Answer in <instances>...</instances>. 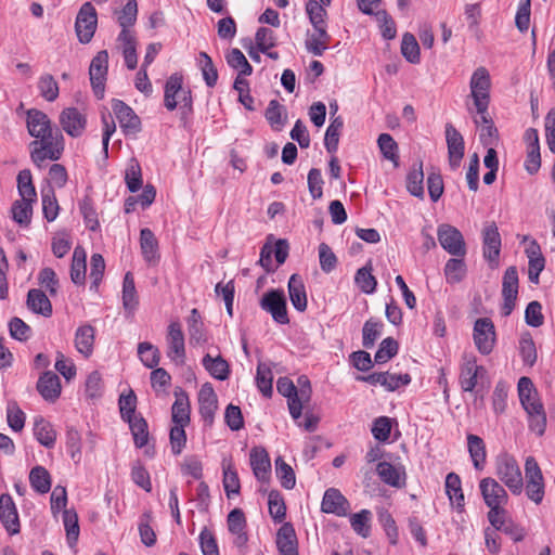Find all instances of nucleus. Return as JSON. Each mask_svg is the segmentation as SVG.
I'll use <instances>...</instances> for the list:
<instances>
[{"instance_id": "1", "label": "nucleus", "mask_w": 555, "mask_h": 555, "mask_svg": "<svg viewBox=\"0 0 555 555\" xmlns=\"http://www.w3.org/2000/svg\"><path fill=\"white\" fill-rule=\"evenodd\" d=\"M518 396L522 408L529 416L530 429L537 435L542 436L546 428V414L529 377L524 376L519 378Z\"/></svg>"}, {"instance_id": "2", "label": "nucleus", "mask_w": 555, "mask_h": 555, "mask_svg": "<svg viewBox=\"0 0 555 555\" xmlns=\"http://www.w3.org/2000/svg\"><path fill=\"white\" fill-rule=\"evenodd\" d=\"M64 137L57 129L30 142V158L41 168L47 160H59L64 152Z\"/></svg>"}, {"instance_id": "3", "label": "nucleus", "mask_w": 555, "mask_h": 555, "mask_svg": "<svg viewBox=\"0 0 555 555\" xmlns=\"http://www.w3.org/2000/svg\"><path fill=\"white\" fill-rule=\"evenodd\" d=\"M479 489L486 505L490 508L488 512L489 522H498V515H503V512L506 511L505 505L508 502L506 490L496 479L491 477L481 479Z\"/></svg>"}, {"instance_id": "4", "label": "nucleus", "mask_w": 555, "mask_h": 555, "mask_svg": "<svg viewBox=\"0 0 555 555\" xmlns=\"http://www.w3.org/2000/svg\"><path fill=\"white\" fill-rule=\"evenodd\" d=\"M495 474L513 494L524 490V479L516 459L507 453L500 454L495 460Z\"/></svg>"}, {"instance_id": "5", "label": "nucleus", "mask_w": 555, "mask_h": 555, "mask_svg": "<svg viewBox=\"0 0 555 555\" xmlns=\"http://www.w3.org/2000/svg\"><path fill=\"white\" fill-rule=\"evenodd\" d=\"M183 78L179 74H172L166 81L164 104L168 111H173L178 105L191 109V91L183 88Z\"/></svg>"}, {"instance_id": "6", "label": "nucleus", "mask_w": 555, "mask_h": 555, "mask_svg": "<svg viewBox=\"0 0 555 555\" xmlns=\"http://www.w3.org/2000/svg\"><path fill=\"white\" fill-rule=\"evenodd\" d=\"M491 79L487 68L478 67L469 81L470 96L477 113H483L490 103Z\"/></svg>"}, {"instance_id": "7", "label": "nucleus", "mask_w": 555, "mask_h": 555, "mask_svg": "<svg viewBox=\"0 0 555 555\" xmlns=\"http://www.w3.org/2000/svg\"><path fill=\"white\" fill-rule=\"evenodd\" d=\"M473 338L477 350L481 354L491 353L496 340L495 326L492 320L489 318L477 319L474 324Z\"/></svg>"}, {"instance_id": "8", "label": "nucleus", "mask_w": 555, "mask_h": 555, "mask_svg": "<svg viewBox=\"0 0 555 555\" xmlns=\"http://www.w3.org/2000/svg\"><path fill=\"white\" fill-rule=\"evenodd\" d=\"M259 305L262 310L271 314L276 323L282 325L289 323L286 298L282 289L268 291L260 299Z\"/></svg>"}, {"instance_id": "9", "label": "nucleus", "mask_w": 555, "mask_h": 555, "mask_svg": "<svg viewBox=\"0 0 555 555\" xmlns=\"http://www.w3.org/2000/svg\"><path fill=\"white\" fill-rule=\"evenodd\" d=\"M98 25V14L90 2L81 5L75 22V29L78 40L81 43H89L94 36Z\"/></svg>"}, {"instance_id": "10", "label": "nucleus", "mask_w": 555, "mask_h": 555, "mask_svg": "<svg viewBox=\"0 0 555 555\" xmlns=\"http://www.w3.org/2000/svg\"><path fill=\"white\" fill-rule=\"evenodd\" d=\"M517 295L518 272L516 267L512 266L505 270L502 281L503 304L501 307V314L503 317H508L515 309Z\"/></svg>"}, {"instance_id": "11", "label": "nucleus", "mask_w": 555, "mask_h": 555, "mask_svg": "<svg viewBox=\"0 0 555 555\" xmlns=\"http://www.w3.org/2000/svg\"><path fill=\"white\" fill-rule=\"evenodd\" d=\"M437 235L441 247L450 255L455 257H464L466 255L464 237L456 228L441 224L438 228Z\"/></svg>"}, {"instance_id": "12", "label": "nucleus", "mask_w": 555, "mask_h": 555, "mask_svg": "<svg viewBox=\"0 0 555 555\" xmlns=\"http://www.w3.org/2000/svg\"><path fill=\"white\" fill-rule=\"evenodd\" d=\"M108 69V53L106 50H102L96 53L92 59L89 75L90 81L95 95L99 99L104 96V87L106 81V75Z\"/></svg>"}, {"instance_id": "13", "label": "nucleus", "mask_w": 555, "mask_h": 555, "mask_svg": "<svg viewBox=\"0 0 555 555\" xmlns=\"http://www.w3.org/2000/svg\"><path fill=\"white\" fill-rule=\"evenodd\" d=\"M62 129L72 138H79L86 130L87 117L77 107H66L59 116Z\"/></svg>"}, {"instance_id": "14", "label": "nucleus", "mask_w": 555, "mask_h": 555, "mask_svg": "<svg viewBox=\"0 0 555 555\" xmlns=\"http://www.w3.org/2000/svg\"><path fill=\"white\" fill-rule=\"evenodd\" d=\"M166 343L168 358L177 363H183L185 359L184 334L178 321L171 322L168 325Z\"/></svg>"}, {"instance_id": "15", "label": "nucleus", "mask_w": 555, "mask_h": 555, "mask_svg": "<svg viewBox=\"0 0 555 555\" xmlns=\"http://www.w3.org/2000/svg\"><path fill=\"white\" fill-rule=\"evenodd\" d=\"M349 509V501L338 489L328 488L325 490L321 502V511L323 513L345 517Z\"/></svg>"}, {"instance_id": "16", "label": "nucleus", "mask_w": 555, "mask_h": 555, "mask_svg": "<svg viewBox=\"0 0 555 555\" xmlns=\"http://www.w3.org/2000/svg\"><path fill=\"white\" fill-rule=\"evenodd\" d=\"M357 379L371 385H382L388 391H395L401 386H405L411 383V376L409 374H390L388 372L358 376Z\"/></svg>"}, {"instance_id": "17", "label": "nucleus", "mask_w": 555, "mask_h": 555, "mask_svg": "<svg viewBox=\"0 0 555 555\" xmlns=\"http://www.w3.org/2000/svg\"><path fill=\"white\" fill-rule=\"evenodd\" d=\"M113 112L126 134L140 131L141 121L134 111L120 100H113Z\"/></svg>"}, {"instance_id": "18", "label": "nucleus", "mask_w": 555, "mask_h": 555, "mask_svg": "<svg viewBox=\"0 0 555 555\" xmlns=\"http://www.w3.org/2000/svg\"><path fill=\"white\" fill-rule=\"evenodd\" d=\"M0 521L9 534L20 532L18 513L12 496L8 493L0 495Z\"/></svg>"}, {"instance_id": "19", "label": "nucleus", "mask_w": 555, "mask_h": 555, "mask_svg": "<svg viewBox=\"0 0 555 555\" xmlns=\"http://www.w3.org/2000/svg\"><path fill=\"white\" fill-rule=\"evenodd\" d=\"M446 140L448 145L449 165L453 170H455L460 167L464 156V139L451 124H447Z\"/></svg>"}, {"instance_id": "20", "label": "nucleus", "mask_w": 555, "mask_h": 555, "mask_svg": "<svg viewBox=\"0 0 555 555\" xmlns=\"http://www.w3.org/2000/svg\"><path fill=\"white\" fill-rule=\"evenodd\" d=\"M26 125L29 134L35 139L55 131L49 116L42 111L36 108L27 111Z\"/></svg>"}, {"instance_id": "21", "label": "nucleus", "mask_w": 555, "mask_h": 555, "mask_svg": "<svg viewBox=\"0 0 555 555\" xmlns=\"http://www.w3.org/2000/svg\"><path fill=\"white\" fill-rule=\"evenodd\" d=\"M36 387L40 396L48 402H55L61 396V379L52 371H46L42 373Z\"/></svg>"}, {"instance_id": "22", "label": "nucleus", "mask_w": 555, "mask_h": 555, "mask_svg": "<svg viewBox=\"0 0 555 555\" xmlns=\"http://www.w3.org/2000/svg\"><path fill=\"white\" fill-rule=\"evenodd\" d=\"M276 389L280 395L287 398L289 414L298 420L302 414V408L298 398L297 387L288 377H280L276 382Z\"/></svg>"}, {"instance_id": "23", "label": "nucleus", "mask_w": 555, "mask_h": 555, "mask_svg": "<svg viewBox=\"0 0 555 555\" xmlns=\"http://www.w3.org/2000/svg\"><path fill=\"white\" fill-rule=\"evenodd\" d=\"M198 404L199 414L204 422L208 425H211L214 422L215 412L218 406V400L217 395L210 384L206 383L201 387L198 392Z\"/></svg>"}, {"instance_id": "24", "label": "nucleus", "mask_w": 555, "mask_h": 555, "mask_svg": "<svg viewBox=\"0 0 555 555\" xmlns=\"http://www.w3.org/2000/svg\"><path fill=\"white\" fill-rule=\"evenodd\" d=\"M483 257L491 263L498 266L501 251V236L494 223L488 224L482 232Z\"/></svg>"}, {"instance_id": "25", "label": "nucleus", "mask_w": 555, "mask_h": 555, "mask_svg": "<svg viewBox=\"0 0 555 555\" xmlns=\"http://www.w3.org/2000/svg\"><path fill=\"white\" fill-rule=\"evenodd\" d=\"M249 460L257 480L268 481L271 474V462L268 452L261 447H254L250 450Z\"/></svg>"}, {"instance_id": "26", "label": "nucleus", "mask_w": 555, "mask_h": 555, "mask_svg": "<svg viewBox=\"0 0 555 555\" xmlns=\"http://www.w3.org/2000/svg\"><path fill=\"white\" fill-rule=\"evenodd\" d=\"M378 477L383 482L393 488L405 486V472L402 467H397L389 462H379L376 467Z\"/></svg>"}, {"instance_id": "27", "label": "nucleus", "mask_w": 555, "mask_h": 555, "mask_svg": "<svg viewBox=\"0 0 555 555\" xmlns=\"http://www.w3.org/2000/svg\"><path fill=\"white\" fill-rule=\"evenodd\" d=\"M17 189L25 204L24 208H30L31 204L37 199V193L31 180V173L25 169L17 175ZM11 208H23L18 202H15Z\"/></svg>"}, {"instance_id": "28", "label": "nucleus", "mask_w": 555, "mask_h": 555, "mask_svg": "<svg viewBox=\"0 0 555 555\" xmlns=\"http://www.w3.org/2000/svg\"><path fill=\"white\" fill-rule=\"evenodd\" d=\"M228 528L229 531L235 535L234 544L238 547L244 546L248 537L245 531L246 528V518L244 512L240 508H234L228 515Z\"/></svg>"}, {"instance_id": "29", "label": "nucleus", "mask_w": 555, "mask_h": 555, "mask_svg": "<svg viewBox=\"0 0 555 555\" xmlns=\"http://www.w3.org/2000/svg\"><path fill=\"white\" fill-rule=\"evenodd\" d=\"M140 247L143 259L150 266H156L160 258L158 242L154 233L147 228L142 229L140 232Z\"/></svg>"}, {"instance_id": "30", "label": "nucleus", "mask_w": 555, "mask_h": 555, "mask_svg": "<svg viewBox=\"0 0 555 555\" xmlns=\"http://www.w3.org/2000/svg\"><path fill=\"white\" fill-rule=\"evenodd\" d=\"M276 546L281 555H298L297 538L294 527L286 522L278 531Z\"/></svg>"}, {"instance_id": "31", "label": "nucleus", "mask_w": 555, "mask_h": 555, "mask_svg": "<svg viewBox=\"0 0 555 555\" xmlns=\"http://www.w3.org/2000/svg\"><path fill=\"white\" fill-rule=\"evenodd\" d=\"M288 294L294 308L300 312L307 309L308 300L304 281L300 275L293 274L288 280Z\"/></svg>"}, {"instance_id": "32", "label": "nucleus", "mask_w": 555, "mask_h": 555, "mask_svg": "<svg viewBox=\"0 0 555 555\" xmlns=\"http://www.w3.org/2000/svg\"><path fill=\"white\" fill-rule=\"evenodd\" d=\"M204 369L216 379L225 380L230 376V365L220 354L212 357L207 353L202 359Z\"/></svg>"}, {"instance_id": "33", "label": "nucleus", "mask_w": 555, "mask_h": 555, "mask_svg": "<svg viewBox=\"0 0 555 555\" xmlns=\"http://www.w3.org/2000/svg\"><path fill=\"white\" fill-rule=\"evenodd\" d=\"M34 435L41 446L48 449L54 447L56 441V431L52 424L42 416L35 417Z\"/></svg>"}, {"instance_id": "34", "label": "nucleus", "mask_w": 555, "mask_h": 555, "mask_svg": "<svg viewBox=\"0 0 555 555\" xmlns=\"http://www.w3.org/2000/svg\"><path fill=\"white\" fill-rule=\"evenodd\" d=\"M117 40L121 46L126 66L131 70L134 69L138 64V57L135 51L137 41L133 34L129 29H121Z\"/></svg>"}, {"instance_id": "35", "label": "nucleus", "mask_w": 555, "mask_h": 555, "mask_svg": "<svg viewBox=\"0 0 555 555\" xmlns=\"http://www.w3.org/2000/svg\"><path fill=\"white\" fill-rule=\"evenodd\" d=\"M87 254L81 246H76L70 264V280L74 284L85 285L87 271Z\"/></svg>"}, {"instance_id": "36", "label": "nucleus", "mask_w": 555, "mask_h": 555, "mask_svg": "<svg viewBox=\"0 0 555 555\" xmlns=\"http://www.w3.org/2000/svg\"><path fill=\"white\" fill-rule=\"evenodd\" d=\"M176 400L171 406V421L173 424H190V401L185 391H176Z\"/></svg>"}, {"instance_id": "37", "label": "nucleus", "mask_w": 555, "mask_h": 555, "mask_svg": "<svg viewBox=\"0 0 555 555\" xmlns=\"http://www.w3.org/2000/svg\"><path fill=\"white\" fill-rule=\"evenodd\" d=\"M446 492L451 504L455 505L459 512H463L465 505L461 478L455 473H449L446 477Z\"/></svg>"}, {"instance_id": "38", "label": "nucleus", "mask_w": 555, "mask_h": 555, "mask_svg": "<svg viewBox=\"0 0 555 555\" xmlns=\"http://www.w3.org/2000/svg\"><path fill=\"white\" fill-rule=\"evenodd\" d=\"M467 448L475 469L482 470L487 459L486 444L483 440L477 435L468 434Z\"/></svg>"}, {"instance_id": "39", "label": "nucleus", "mask_w": 555, "mask_h": 555, "mask_svg": "<svg viewBox=\"0 0 555 555\" xmlns=\"http://www.w3.org/2000/svg\"><path fill=\"white\" fill-rule=\"evenodd\" d=\"M188 333L191 345H202L206 343V334L202 315L197 309H192L186 320Z\"/></svg>"}, {"instance_id": "40", "label": "nucleus", "mask_w": 555, "mask_h": 555, "mask_svg": "<svg viewBox=\"0 0 555 555\" xmlns=\"http://www.w3.org/2000/svg\"><path fill=\"white\" fill-rule=\"evenodd\" d=\"M27 307L43 317L52 314V305L48 296L40 289L33 288L27 294Z\"/></svg>"}, {"instance_id": "41", "label": "nucleus", "mask_w": 555, "mask_h": 555, "mask_svg": "<svg viewBox=\"0 0 555 555\" xmlns=\"http://www.w3.org/2000/svg\"><path fill=\"white\" fill-rule=\"evenodd\" d=\"M331 36L327 34L326 28H314V33L307 36L306 49L314 56L323 55L324 51L328 48Z\"/></svg>"}, {"instance_id": "42", "label": "nucleus", "mask_w": 555, "mask_h": 555, "mask_svg": "<svg viewBox=\"0 0 555 555\" xmlns=\"http://www.w3.org/2000/svg\"><path fill=\"white\" fill-rule=\"evenodd\" d=\"M483 366L477 365L476 359L472 358L465 362L460 375V384L464 391H473L477 385L479 373Z\"/></svg>"}, {"instance_id": "43", "label": "nucleus", "mask_w": 555, "mask_h": 555, "mask_svg": "<svg viewBox=\"0 0 555 555\" xmlns=\"http://www.w3.org/2000/svg\"><path fill=\"white\" fill-rule=\"evenodd\" d=\"M498 522H490L495 530H500L505 534L509 535L515 542H519L525 538V530L520 526L516 525L507 517V511L503 512V515L499 514L496 517Z\"/></svg>"}, {"instance_id": "44", "label": "nucleus", "mask_w": 555, "mask_h": 555, "mask_svg": "<svg viewBox=\"0 0 555 555\" xmlns=\"http://www.w3.org/2000/svg\"><path fill=\"white\" fill-rule=\"evenodd\" d=\"M139 305L134 279L131 272H127L122 281V306L125 310L132 313Z\"/></svg>"}, {"instance_id": "45", "label": "nucleus", "mask_w": 555, "mask_h": 555, "mask_svg": "<svg viewBox=\"0 0 555 555\" xmlns=\"http://www.w3.org/2000/svg\"><path fill=\"white\" fill-rule=\"evenodd\" d=\"M272 383H273V373H272L271 366L264 362H259L257 365L256 385H257L259 391L263 395V397H266V398L272 397V393H273Z\"/></svg>"}, {"instance_id": "46", "label": "nucleus", "mask_w": 555, "mask_h": 555, "mask_svg": "<svg viewBox=\"0 0 555 555\" xmlns=\"http://www.w3.org/2000/svg\"><path fill=\"white\" fill-rule=\"evenodd\" d=\"M94 341V330L91 325H83L77 328L75 335V346L78 352L88 357L91 354Z\"/></svg>"}, {"instance_id": "47", "label": "nucleus", "mask_w": 555, "mask_h": 555, "mask_svg": "<svg viewBox=\"0 0 555 555\" xmlns=\"http://www.w3.org/2000/svg\"><path fill=\"white\" fill-rule=\"evenodd\" d=\"M29 482L31 488L41 494L49 492L51 489L50 474L42 466H36L30 470Z\"/></svg>"}, {"instance_id": "48", "label": "nucleus", "mask_w": 555, "mask_h": 555, "mask_svg": "<svg viewBox=\"0 0 555 555\" xmlns=\"http://www.w3.org/2000/svg\"><path fill=\"white\" fill-rule=\"evenodd\" d=\"M133 436L134 446L139 449L149 442L147 423L142 416L132 417L127 422Z\"/></svg>"}, {"instance_id": "49", "label": "nucleus", "mask_w": 555, "mask_h": 555, "mask_svg": "<svg viewBox=\"0 0 555 555\" xmlns=\"http://www.w3.org/2000/svg\"><path fill=\"white\" fill-rule=\"evenodd\" d=\"M377 144L383 156L390 160L395 167L399 166V154H398V144L395 139L388 133L379 134L377 139Z\"/></svg>"}, {"instance_id": "50", "label": "nucleus", "mask_w": 555, "mask_h": 555, "mask_svg": "<svg viewBox=\"0 0 555 555\" xmlns=\"http://www.w3.org/2000/svg\"><path fill=\"white\" fill-rule=\"evenodd\" d=\"M371 271L372 267L365 266L360 268L354 276L357 286L365 294H373L377 286V281Z\"/></svg>"}, {"instance_id": "51", "label": "nucleus", "mask_w": 555, "mask_h": 555, "mask_svg": "<svg viewBox=\"0 0 555 555\" xmlns=\"http://www.w3.org/2000/svg\"><path fill=\"white\" fill-rule=\"evenodd\" d=\"M197 65L203 74V78L208 87H214L217 83L218 73L212 63L211 57L201 52L197 57Z\"/></svg>"}, {"instance_id": "52", "label": "nucleus", "mask_w": 555, "mask_h": 555, "mask_svg": "<svg viewBox=\"0 0 555 555\" xmlns=\"http://www.w3.org/2000/svg\"><path fill=\"white\" fill-rule=\"evenodd\" d=\"M371 517L372 513L369 509H361L359 513L352 514L350 525L353 531L362 538H367L371 532Z\"/></svg>"}, {"instance_id": "53", "label": "nucleus", "mask_w": 555, "mask_h": 555, "mask_svg": "<svg viewBox=\"0 0 555 555\" xmlns=\"http://www.w3.org/2000/svg\"><path fill=\"white\" fill-rule=\"evenodd\" d=\"M65 443L67 451L75 463H79L81 460V436L79 431L74 427H67L65 434Z\"/></svg>"}, {"instance_id": "54", "label": "nucleus", "mask_w": 555, "mask_h": 555, "mask_svg": "<svg viewBox=\"0 0 555 555\" xmlns=\"http://www.w3.org/2000/svg\"><path fill=\"white\" fill-rule=\"evenodd\" d=\"M444 274L448 283H459L466 274V264L461 258H451L444 266Z\"/></svg>"}, {"instance_id": "55", "label": "nucleus", "mask_w": 555, "mask_h": 555, "mask_svg": "<svg viewBox=\"0 0 555 555\" xmlns=\"http://www.w3.org/2000/svg\"><path fill=\"white\" fill-rule=\"evenodd\" d=\"M324 7L325 5H323L317 0H309L306 3V12L309 16L310 23L312 24L313 28H326V10L324 9Z\"/></svg>"}, {"instance_id": "56", "label": "nucleus", "mask_w": 555, "mask_h": 555, "mask_svg": "<svg viewBox=\"0 0 555 555\" xmlns=\"http://www.w3.org/2000/svg\"><path fill=\"white\" fill-rule=\"evenodd\" d=\"M63 522L66 531L67 542L69 546H74L77 543L79 537L78 516L76 512L72 509H64Z\"/></svg>"}, {"instance_id": "57", "label": "nucleus", "mask_w": 555, "mask_h": 555, "mask_svg": "<svg viewBox=\"0 0 555 555\" xmlns=\"http://www.w3.org/2000/svg\"><path fill=\"white\" fill-rule=\"evenodd\" d=\"M227 62L240 75L249 76L253 73V67L240 49L230 50L227 54Z\"/></svg>"}, {"instance_id": "58", "label": "nucleus", "mask_w": 555, "mask_h": 555, "mask_svg": "<svg viewBox=\"0 0 555 555\" xmlns=\"http://www.w3.org/2000/svg\"><path fill=\"white\" fill-rule=\"evenodd\" d=\"M383 323L373 319L367 320L362 328V345L370 349L374 347L376 339L382 335Z\"/></svg>"}, {"instance_id": "59", "label": "nucleus", "mask_w": 555, "mask_h": 555, "mask_svg": "<svg viewBox=\"0 0 555 555\" xmlns=\"http://www.w3.org/2000/svg\"><path fill=\"white\" fill-rule=\"evenodd\" d=\"M398 343L392 337L383 339L374 356V362L377 364H384L388 362L398 353Z\"/></svg>"}, {"instance_id": "60", "label": "nucleus", "mask_w": 555, "mask_h": 555, "mask_svg": "<svg viewBox=\"0 0 555 555\" xmlns=\"http://www.w3.org/2000/svg\"><path fill=\"white\" fill-rule=\"evenodd\" d=\"M401 53L405 60L412 64L420 63V46L410 33H405L402 37Z\"/></svg>"}, {"instance_id": "61", "label": "nucleus", "mask_w": 555, "mask_h": 555, "mask_svg": "<svg viewBox=\"0 0 555 555\" xmlns=\"http://www.w3.org/2000/svg\"><path fill=\"white\" fill-rule=\"evenodd\" d=\"M423 180H424V172H423L422 164H420L417 167L414 166L408 173V177H406L408 191L416 197H423V195H424Z\"/></svg>"}, {"instance_id": "62", "label": "nucleus", "mask_w": 555, "mask_h": 555, "mask_svg": "<svg viewBox=\"0 0 555 555\" xmlns=\"http://www.w3.org/2000/svg\"><path fill=\"white\" fill-rule=\"evenodd\" d=\"M138 354L142 363L149 369H154L159 363V350L151 343H140L138 345Z\"/></svg>"}, {"instance_id": "63", "label": "nucleus", "mask_w": 555, "mask_h": 555, "mask_svg": "<svg viewBox=\"0 0 555 555\" xmlns=\"http://www.w3.org/2000/svg\"><path fill=\"white\" fill-rule=\"evenodd\" d=\"M269 513L276 522H282L286 516V506L281 493L272 490L268 498Z\"/></svg>"}, {"instance_id": "64", "label": "nucleus", "mask_w": 555, "mask_h": 555, "mask_svg": "<svg viewBox=\"0 0 555 555\" xmlns=\"http://www.w3.org/2000/svg\"><path fill=\"white\" fill-rule=\"evenodd\" d=\"M38 89L40 95L49 102L55 101L59 96V85L52 75H42L38 81Z\"/></svg>"}]
</instances>
